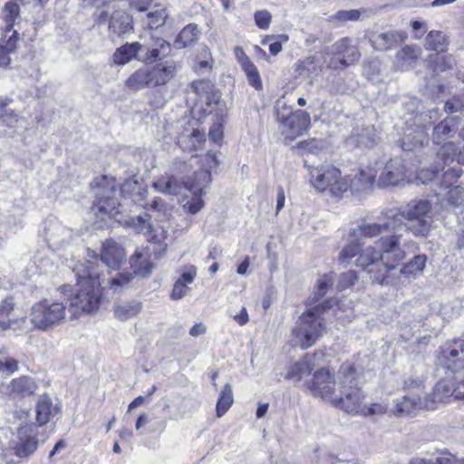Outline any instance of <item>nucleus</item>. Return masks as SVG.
I'll list each match as a JSON object with an SVG mask.
<instances>
[{
	"label": "nucleus",
	"instance_id": "1",
	"mask_svg": "<svg viewBox=\"0 0 464 464\" xmlns=\"http://www.w3.org/2000/svg\"><path fill=\"white\" fill-rule=\"evenodd\" d=\"M89 256L92 259L77 264L72 269L77 279V289L69 304V312L72 317L91 314L99 309L102 296V284L105 281H108L111 287L116 288L130 280V276L127 275L106 278L97 256L94 254Z\"/></svg>",
	"mask_w": 464,
	"mask_h": 464
},
{
	"label": "nucleus",
	"instance_id": "2",
	"mask_svg": "<svg viewBox=\"0 0 464 464\" xmlns=\"http://www.w3.org/2000/svg\"><path fill=\"white\" fill-rule=\"evenodd\" d=\"M361 372L352 362H343L338 371L339 393L331 403L348 413H361L365 395L359 386Z\"/></svg>",
	"mask_w": 464,
	"mask_h": 464
},
{
	"label": "nucleus",
	"instance_id": "3",
	"mask_svg": "<svg viewBox=\"0 0 464 464\" xmlns=\"http://www.w3.org/2000/svg\"><path fill=\"white\" fill-rule=\"evenodd\" d=\"M390 211L392 218L399 219L397 231L404 229L415 237H428L433 223L431 204L428 199H412L401 209Z\"/></svg>",
	"mask_w": 464,
	"mask_h": 464
},
{
	"label": "nucleus",
	"instance_id": "4",
	"mask_svg": "<svg viewBox=\"0 0 464 464\" xmlns=\"http://www.w3.org/2000/svg\"><path fill=\"white\" fill-rule=\"evenodd\" d=\"M332 303L331 300H325L319 304L310 307L299 316L293 334L296 344L302 349L313 346L323 335L324 320L322 314L332 307Z\"/></svg>",
	"mask_w": 464,
	"mask_h": 464
},
{
	"label": "nucleus",
	"instance_id": "5",
	"mask_svg": "<svg viewBox=\"0 0 464 464\" xmlns=\"http://www.w3.org/2000/svg\"><path fill=\"white\" fill-rule=\"evenodd\" d=\"M176 71V63L172 60H167L154 66L143 67L135 71L127 79L126 85L133 91L162 86L174 78Z\"/></svg>",
	"mask_w": 464,
	"mask_h": 464
},
{
	"label": "nucleus",
	"instance_id": "6",
	"mask_svg": "<svg viewBox=\"0 0 464 464\" xmlns=\"http://www.w3.org/2000/svg\"><path fill=\"white\" fill-rule=\"evenodd\" d=\"M310 183L319 192L328 193L340 198L348 191V181L334 166L313 168L310 170Z\"/></svg>",
	"mask_w": 464,
	"mask_h": 464
},
{
	"label": "nucleus",
	"instance_id": "7",
	"mask_svg": "<svg viewBox=\"0 0 464 464\" xmlns=\"http://www.w3.org/2000/svg\"><path fill=\"white\" fill-rule=\"evenodd\" d=\"M276 121L285 138L293 140L303 135L310 126V114L303 110L292 111L285 102L277 101L275 106Z\"/></svg>",
	"mask_w": 464,
	"mask_h": 464
},
{
	"label": "nucleus",
	"instance_id": "8",
	"mask_svg": "<svg viewBox=\"0 0 464 464\" xmlns=\"http://www.w3.org/2000/svg\"><path fill=\"white\" fill-rule=\"evenodd\" d=\"M402 236L398 231L392 235L381 237L375 244L382 251V261L388 267H396L397 265L406 258L409 253L419 249V246L413 240L401 242Z\"/></svg>",
	"mask_w": 464,
	"mask_h": 464
},
{
	"label": "nucleus",
	"instance_id": "9",
	"mask_svg": "<svg viewBox=\"0 0 464 464\" xmlns=\"http://www.w3.org/2000/svg\"><path fill=\"white\" fill-rule=\"evenodd\" d=\"M65 310L63 303L44 300L33 305L30 320L34 327L47 330L63 321Z\"/></svg>",
	"mask_w": 464,
	"mask_h": 464
},
{
	"label": "nucleus",
	"instance_id": "10",
	"mask_svg": "<svg viewBox=\"0 0 464 464\" xmlns=\"http://www.w3.org/2000/svg\"><path fill=\"white\" fill-rule=\"evenodd\" d=\"M94 196L92 210L96 214L112 216L119 205L116 196L115 182L102 176L94 180Z\"/></svg>",
	"mask_w": 464,
	"mask_h": 464
},
{
	"label": "nucleus",
	"instance_id": "11",
	"mask_svg": "<svg viewBox=\"0 0 464 464\" xmlns=\"http://www.w3.org/2000/svg\"><path fill=\"white\" fill-rule=\"evenodd\" d=\"M399 219L392 218L391 211H387L382 218H379L378 222H364L353 228L351 235L354 239L372 238L380 236L383 232L397 231L396 226L399 225Z\"/></svg>",
	"mask_w": 464,
	"mask_h": 464
},
{
	"label": "nucleus",
	"instance_id": "12",
	"mask_svg": "<svg viewBox=\"0 0 464 464\" xmlns=\"http://www.w3.org/2000/svg\"><path fill=\"white\" fill-rule=\"evenodd\" d=\"M308 389L314 396L332 401L335 394L336 382L327 368H320L314 372L313 378L307 382Z\"/></svg>",
	"mask_w": 464,
	"mask_h": 464
},
{
	"label": "nucleus",
	"instance_id": "13",
	"mask_svg": "<svg viewBox=\"0 0 464 464\" xmlns=\"http://www.w3.org/2000/svg\"><path fill=\"white\" fill-rule=\"evenodd\" d=\"M132 222L140 232L145 235H149V240L158 246L159 253H157L158 250L156 249H154V252L157 258L160 257L161 252H165L167 248V244L165 243V239L168 236L167 229L162 226L153 227L152 224L150 223V215L148 213L134 218Z\"/></svg>",
	"mask_w": 464,
	"mask_h": 464
},
{
	"label": "nucleus",
	"instance_id": "14",
	"mask_svg": "<svg viewBox=\"0 0 464 464\" xmlns=\"http://www.w3.org/2000/svg\"><path fill=\"white\" fill-rule=\"evenodd\" d=\"M442 359L445 367L456 375L458 381L463 382L464 378V340H454L442 351Z\"/></svg>",
	"mask_w": 464,
	"mask_h": 464
},
{
	"label": "nucleus",
	"instance_id": "15",
	"mask_svg": "<svg viewBox=\"0 0 464 464\" xmlns=\"http://www.w3.org/2000/svg\"><path fill=\"white\" fill-rule=\"evenodd\" d=\"M38 427L35 424H26L18 430V440L11 450L19 458H28L38 446Z\"/></svg>",
	"mask_w": 464,
	"mask_h": 464
},
{
	"label": "nucleus",
	"instance_id": "16",
	"mask_svg": "<svg viewBox=\"0 0 464 464\" xmlns=\"http://www.w3.org/2000/svg\"><path fill=\"white\" fill-rule=\"evenodd\" d=\"M34 408L38 426L58 420L62 415V403L59 399L46 393L38 398Z\"/></svg>",
	"mask_w": 464,
	"mask_h": 464
},
{
	"label": "nucleus",
	"instance_id": "17",
	"mask_svg": "<svg viewBox=\"0 0 464 464\" xmlns=\"http://www.w3.org/2000/svg\"><path fill=\"white\" fill-rule=\"evenodd\" d=\"M407 169L401 158L391 159L382 169L378 182L381 186H397L406 179Z\"/></svg>",
	"mask_w": 464,
	"mask_h": 464
},
{
	"label": "nucleus",
	"instance_id": "18",
	"mask_svg": "<svg viewBox=\"0 0 464 464\" xmlns=\"http://www.w3.org/2000/svg\"><path fill=\"white\" fill-rule=\"evenodd\" d=\"M334 48L335 53L331 59V65L334 68H346L360 59V52L355 46L350 44L347 38L338 41Z\"/></svg>",
	"mask_w": 464,
	"mask_h": 464
},
{
	"label": "nucleus",
	"instance_id": "19",
	"mask_svg": "<svg viewBox=\"0 0 464 464\" xmlns=\"http://www.w3.org/2000/svg\"><path fill=\"white\" fill-rule=\"evenodd\" d=\"M324 356L323 353H306L301 360L290 366L285 378L294 382L301 381L319 365Z\"/></svg>",
	"mask_w": 464,
	"mask_h": 464
},
{
	"label": "nucleus",
	"instance_id": "20",
	"mask_svg": "<svg viewBox=\"0 0 464 464\" xmlns=\"http://www.w3.org/2000/svg\"><path fill=\"white\" fill-rule=\"evenodd\" d=\"M434 401H442L453 396L455 399H464V378L463 382L458 381L456 375L452 374L450 377L438 382L434 387Z\"/></svg>",
	"mask_w": 464,
	"mask_h": 464
},
{
	"label": "nucleus",
	"instance_id": "21",
	"mask_svg": "<svg viewBox=\"0 0 464 464\" xmlns=\"http://www.w3.org/2000/svg\"><path fill=\"white\" fill-rule=\"evenodd\" d=\"M407 38L401 31L373 32L369 36L371 45L377 51H388L398 47Z\"/></svg>",
	"mask_w": 464,
	"mask_h": 464
},
{
	"label": "nucleus",
	"instance_id": "22",
	"mask_svg": "<svg viewBox=\"0 0 464 464\" xmlns=\"http://www.w3.org/2000/svg\"><path fill=\"white\" fill-rule=\"evenodd\" d=\"M205 141V133L190 124L185 126L177 137V144L183 151L188 152L202 149Z\"/></svg>",
	"mask_w": 464,
	"mask_h": 464
},
{
	"label": "nucleus",
	"instance_id": "23",
	"mask_svg": "<svg viewBox=\"0 0 464 464\" xmlns=\"http://www.w3.org/2000/svg\"><path fill=\"white\" fill-rule=\"evenodd\" d=\"M171 44L163 38L151 39L147 44H143V53L140 61L146 63L156 60H162L170 55Z\"/></svg>",
	"mask_w": 464,
	"mask_h": 464
},
{
	"label": "nucleus",
	"instance_id": "24",
	"mask_svg": "<svg viewBox=\"0 0 464 464\" xmlns=\"http://www.w3.org/2000/svg\"><path fill=\"white\" fill-rule=\"evenodd\" d=\"M125 256L124 249L114 240L109 239L103 243L101 259L109 268L113 270L119 269Z\"/></svg>",
	"mask_w": 464,
	"mask_h": 464
},
{
	"label": "nucleus",
	"instance_id": "25",
	"mask_svg": "<svg viewBox=\"0 0 464 464\" xmlns=\"http://www.w3.org/2000/svg\"><path fill=\"white\" fill-rule=\"evenodd\" d=\"M376 174V171L372 168L367 167L365 169H361L353 178H351V176H344V179H346L349 184L348 190H351L353 193H360L367 190L372 185Z\"/></svg>",
	"mask_w": 464,
	"mask_h": 464
},
{
	"label": "nucleus",
	"instance_id": "26",
	"mask_svg": "<svg viewBox=\"0 0 464 464\" xmlns=\"http://www.w3.org/2000/svg\"><path fill=\"white\" fill-rule=\"evenodd\" d=\"M37 388L34 380L29 376H21L14 379L5 387L6 393L13 397H25L33 394Z\"/></svg>",
	"mask_w": 464,
	"mask_h": 464
},
{
	"label": "nucleus",
	"instance_id": "27",
	"mask_svg": "<svg viewBox=\"0 0 464 464\" xmlns=\"http://www.w3.org/2000/svg\"><path fill=\"white\" fill-rule=\"evenodd\" d=\"M428 402L420 394H409L394 401L396 415L410 414L413 411L428 408Z\"/></svg>",
	"mask_w": 464,
	"mask_h": 464
},
{
	"label": "nucleus",
	"instance_id": "28",
	"mask_svg": "<svg viewBox=\"0 0 464 464\" xmlns=\"http://www.w3.org/2000/svg\"><path fill=\"white\" fill-rule=\"evenodd\" d=\"M45 235L49 244L55 247H61L67 243L72 232L66 227L55 220H49L45 227Z\"/></svg>",
	"mask_w": 464,
	"mask_h": 464
},
{
	"label": "nucleus",
	"instance_id": "29",
	"mask_svg": "<svg viewBox=\"0 0 464 464\" xmlns=\"http://www.w3.org/2000/svg\"><path fill=\"white\" fill-rule=\"evenodd\" d=\"M109 30L118 36L132 32L133 21L131 15L124 11H115L111 16Z\"/></svg>",
	"mask_w": 464,
	"mask_h": 464
},
{
	"label": "nucleus",
	"instance_id": "30",
	"mask_svg": "<svg viewBox=\"0 0 464 464\" xmlns=\"http://www.w3.org/2000/svg\"><path fill=\"white\" fill-rule=\"evenodd\" d=\"M152 187L158 192L178 195L185 188V180H179L171 174L158 177L152 183Z\"/></svg>",
	"mask_w": 464,
	"mask_h": 464
},
{
	"label": "nucleus",
	"instance_id": "31",
	"mask_svg": "<svg viewBox=\"0 0 464 464\" xmlns=\"http://www.w3.org/2000/svg\"><path fill=\"white\" fill-rule=\"evenodd\" d=\"M459 121L458 117H447L438 125L434 126L432 133V141L440 144L447 139L452 137L458 130Z\"/></svg>",
	"mask_w": 464,
	"mask_h": 464
},
{
	"label": "nucleus",
	"instance_id": "32",
	"mask_svg": "<svg viewBox=\"0 0 464 464\" xmlns=\"http://www.w3.org/2000/svg\"><path fill=\"white\" fill-rule=\"evenodd\" d=\"M142 53L143 44L138 42L126 44L115 51L113 53V61L117 64H125L134 58L140 61Z\"/></svg>",
	"mask_w": 464,
	"mask_h": 464
},
{
	"label": "nucleus",
	"instance_id": "33",
	"mask_svg": "<svg viewBox=\"0 0 464 464\" xmlns=\"http://www.w3.org/2000/svg\"><path fill=\"white\" fill-rule=\"evenodd\" d=\"M428 141V134L423 126L408 129L401 139V147L404 150H413L421 147Z\"/></svg>",
	"mask_w": 464,
	"mask_h": 464
},
{
	"label": "nucleus",
	"instance_id": "34",
	"mask_svg": "<svg viewBox=\"0 0 464 464\" xmlns=\"http://www.w3.org/2000/svg\"><path fill=\"white\" fill-rule=\"evenodd\" d=\"M130 263L134 274L140 276H148L152 272L153 265L148 253L136 251L130 257Z\"/></svg>",
	"mask_w": 464,
	"mask_h": 464
},
{
	"label": "nucleus",
	"instance_id": "35",
	"mask_svg": "<svg viewBox=\"0 0 464 464\" xmlns=\"http://www.w3.org/2000/svg\"><path fill=\"white\" fill-rule=\"evenodd\" d=\"M142 309V304L139 301H130L115 304L113 313L116 318L121 321H126L139 314Z\"/></svg>",
	"mask_w": 464,
	"mask_h": 464
},
{
	"label": "nucleus",
	"instance_id": "36",
	"mask_svg": "<svg viewBox=\"0 0 464 464\" xmlns=\"http://www.w3.org/2000/svg\"><path fill=\"white\" fill-rule=\"evenodd\" d=\"M199 34L198 25L196 24H189L178 34L174 44L177 48L190 46L198 41Z\"/></svg>",
	"mask_w": 464,
	"mask_h": 464
},
{
	"label": "nucleus",
	"instance_id": "37",
	"mask_svg": "<svg viewBox=\"0 0 464 464\" xmlns=\"http://www.w3.org/2000/svg\"><path fill=\"white\" fill-rule=\"evenodd\" d=\"M211 180V172L208 169H201L194 173L193 179H188L185 180V188L190 191L203 194L204 188L210 184Z\"/></svg>",
	"mask_w": 464,
	"mask_h": 464
},
{
	"label": "nucleus",
	"instance_id": "38",
	"mask_svg": "<svg viewBox=\"0 0 464 464\" xmlns=\"http://www.w3.org/2000/svg\"><path fill=\"white\" fill-rule=\"evenodd\" d=\"M428 257L424 254L416 255L409 262L403 264L400 273L404 277H415L418 273H421L427 263Z\"/></svg>",
	"mask_w": 464,
	"mask_h": 464
},
{
	"label": "nucleus",
	"instance_id": "39",
	"mask_svg": "<svg viewBox=\"0 0 464 464\" xmlns=\"http://www.w3.org/2000/svg\"><path fill=\"white\" fill-rule=\"evenodd\" d=\"M379 261H382L381 249L377 250L375 246H369L359 252L356 266L366 270Z\"/></svg>",
	"mask_w": 464,
	"mask_h": 464
},
{
	"label": "nucleus",
	"instance_id": "40",
	"mask_svg": "<svg viewBox=\"0 0 464 464\" xmlns=\"http://www.w3.org/2000/svg\"><path fill=\"white\" fill-rule=\"evenodd\" d=\"M334 282V274L329 273L320 276L317 280L315 290L308 299L309 305H313L317 303L327 291L333 286Z\"/></svg>",
	"mask_w": 464,
	"mask_h": 464
},
{
	"label": "nucleus",
	"instance_id": "41",
	"mask_svg": "<svg viewBox=\"0 0 464 464\" xmlns=\"http://www.w3.org/2000/svg\"><path fill=\"white\" fill-rule=\"evenodd\" d=\"M458 148L454 142L444 143L437 153L436 165L442 170L446 165L451 164L454 160H457Z\"/></svg>",
	"mask_w": 464,
	"mask_h": 464
},
{
	"label": "nucleus",
	"instance_id": "42",
	"mask_svg": "<svg viewBox=\"0 0 464 464\" xmlns=\"http://www.w3.org/2000/svg\"><path fill=\"white\" fill-rule=\"evenodd\" d=\"M350 140L356 143L358 147L372 148L377 142L375 129L372 126L365 127L360 132L353 134Z\"/></svg>",
	"mask_w": 464,
	"mask_h": 464
},
{
	"label": "nucleus",
	"instance_id": "43",
	"mask_svg": "<svg viewBox=\"0 0 464 464\" xmlns=\"http://www.w3.org/2000/svg\"><path fill=\"white\" fill-rule=\"evenodd\" d=\"M14 304L12 297L0 302V326L3 328L11 327L17 318L14 314Z\"/></svg>",
	"mask_w": 464,
	"mask_h": 464
},
{
	"label": "nucleus",
	"instance_id": "44",
	"mask_svg": "<svg viewBox=\"0 0 464 464\" xmlns=\"http://www.w3.org/2000/svg\"><path fill=\"white\" fill-rule=\"evenodd\" d=\"M234 402L232 386L230 383H227L221 390L217 405L216 412L218 418L226 414Z\"/></svg>",
	"mask_w": 464,
	"mask_h": 464
},
{
	"label": "nucleus",
	"instance_id": "45",
	"mask_svg": "<svg viewBox=\"0 0 464 464\" xmlns=\"http://www.w3.org/2000/svg\"><path fill=\"white\" fill-rule=\"evenodd\" d=\"M360 240L354 239V237L349 234V242L343 246L339 254V262L341 264L348 265L350 261L359 254L360 250Z\"/></svg>",
	"mask_w": 464,
	"mask_h": 464
},
{
	"label": "nucleus",
	"instance_id": "46",
	"mask_svg": "<svg viewBox=\"0 0 464 464\" xmlns=\"http://www.w3.org/2000/svg\"><path fill=\"white\" fill-rule=\"evenodd\" d=\"M20 14V7L19 5L14 2H7L5 5L3 15L4 20L6 23L5 25V33H11L14 27V23L15 19L19 16Z\"/></svg>",
	"mask_w": 464,
	"mask_h": 464
},
{
	"label": "nucleus",
	"instance_id": "47",
	"mask_svg": "<svg viewBox=\"0 0 464 464\" xmlns=\"http://www.w3.org/2000/svg\"><path fill=\"white\" fill-rule=\"evenodd\" d=\"M394 267H388L383 261L377 262L366 269L370 275L371 279L378 284H382L388 276V272Z\"/></svg>",
	"mask_w": 464,
	"mask_h": 464
},
{
	"label": "nucleus",
	"instance_id": "48",
	"mask_svg": "<svg viewBox=\"0 0 464 464\" xmlns=\"http://www.w3.org/2000/svg\"><path fill=\"white\" fill-rule=\"evenodd\" d=\"M191 169V164L188 163L186 160L177 158L171 163L170 174L177 177L179 180H187Z\"/></svg>",
	"mask_w": 464,
	"mask_h": 464
},
{
	"label": "nucleus",
	"instance_id": "49",
	"mask_svg": "<svg viewBox=\"0 0 464 464\" xmlns=\"http://www.w3.org/2000/svg\"><path fill=\"white\" fill-rule=\"evenodd\" d=\"M18 39L17 31L14 30L12 34L8 37L5 46L0 44V66H6L9 64L11 59L9 53L14 50Z\"/></svg>",
	"mask_w": 464,
	"mask_h": 464
},
{
	"label": "nucleus",
	"instance_id": "50",
	"mask_svg": "<svg viewBox=\"0 0 464 464\" xmlns=\"http://www.w3.org/2000/svg\"><path fill=\"white\" fill-rule=\"evenodd\" d=\"M425 47L429 50L443 52L445 49V37L440 31H430L425 39Z\"/></svg>",
	"mask_w": 464,
	"mask_h": 464
},
{
	"label": "nucleus",
	"instance_id": "51",
	"mask_svg": "<svg viewBox=\"0 0 464 464\" xmlns=\"http://www.w3.org/2000/svg\"><path fill=\"white\" fill-rule=\"evenodd\" d=\"M319 68V61L314 56H308L297 63L299 75L310 76L311 74L317 73Z\"/></svg>",
	"mask_w": 464,
	"mask_h": 464
},
{
	"label": "nucleus",
	"instance_id": "52",
	"mask_svg": "<svg viewBox=\"0 0 464 464\" xmlns=\"http://www.w3.org/2000/svg\"><path fill=\"white\" fill-rule=\"evenodd\" d=\"M241 68L246 76L248 83L256 90H261L263 84L256 66L252 62H249Z\"/></svg>",
	"mask_w": 464,
	"mask_h": 464
},
{
	"label": "nucleus",
	"instance_id": "53",
	"mask_svg": "<svg viewBox=\"0 0 464 464\" xmlns=\"http://www.w3.org/2000/svg\"><path fill=\"white\" fill-rule=\"evenodd\" d=\"M6 102L0 103V124L8 128H14L18 122V115L12 110L6 109Z\"/></svg>",
	"mask_w": 464,
	"mask_h": 464
},
{
	"label": "nucleus",
	"instance_id": "54",
	"mask_svg": "<svg viewBox=\"0 0 464 464\" xmlns=\"http://www.w3.org/2000/svg\"><path fill=\"white\" fill-rule=\"evenodd\" d=\"M189 88L191 92L197 94L200 100L205 95H208L209 92H211V90H213L215 86L208 80H198L192 82Z\"/></svg>",
	"mask_w": 464,
	"mask_h": 464
},
{
	"label": "nucleus",
	"instance_id": "55",
	"mask_svg": "<svg viewBox=\"0 0 464 464\" xmlns=\"http://www.w3.org/2000/svg\"><path fill=\"white\" fill-rule=\"evenodd\" d=\"M192 197L183 205V208L190 214H197L204 207V201L198 192L191 191Z\"/></svg>",
	"mask_w": 464,
	"mask_h": 464
},
{
	"label": "nucleus",
	"instance_id": "56",
	"mask_svg": "<svg viewBox=\"0 0 464 464\" xmlns=\"http://www.w3.org/2000/svg\"><path fill=\"white\" fill-rule=\"evenodd\" d=\"M220 98L221 94L216 88L211 90V92H209L208 95H205L202 99L199 100L206 105L204 111L206 113H212L214 107L218 105Z\"/></svg>",
	"mask_w": 464,
	"mask_h": 464
},
{
	"label": "nucleus",
	"instance_id": "57",
	"mask_svg": "<svg viewBox=\"0 0 464 464\" xmlns=\"http://www.w3.org/2000/svg\"><path fill=\"white\" fill-rule=\"evenodd\" d=\"M366 13L364 9H350V10H340L335 13L334 19L347 22V21H358L361 18L362 14Z\"/></svg>",
	"mask_w": 464,
	"mask_h": 464
},
{
	"label": "nucleus",
	"instance_id": "58",
	"mask_svg": "<svg viewBox=\"0 0 464 464\" xmlns=\"http://www.w3.org/2000/svg\"><path fill=\"white\" fill-rule=\"evenodd\" d=\"M18 370V362L10 357L6 352H0V371L13 373Z\"/></svg>",
	"mask_w": 464,
	"mask_h": 464
},
{
	"label": "nucleus",
	"instance_id": "59",
	"mask_svg": "<svg viewBox=\"0 0 464 464\" xmlns=\"http://www.w3.org/2000/svg\"><path fill=\"white\" fill-rule=\"evenodd\" d=\"M358 280V276L355 271L349 270L340 275L337 288L339 290H344L353 286Z\"/></svg>",
	"mask_w": 464,
	"mask_h": 464
},
{
	"label": "nucleus",
	"instance_id": "60",
	"mask_svg": "<svg viewBox=\"0 0 464 464\" xmlns=\"http://www.w3.org/2000/svg\"><path fill=\"white\" fill-rule=\"evenodd\" d=\"M447 200L450 205L459 207L464 202V189L455 187L448 192Z\"/></svg>",
	"mask_w": 464,
	"mask_h": 464
},
{
	"label": "nucleus",
	"instance_id": "61",
	"mask_svg": "<svg viewBox=\"0 0 464 464\" xmlns=\"http://www.w3.org/2000/svg\"><path fill=\"white\" fill-rule=\"evenodd\" d=\"M256 24L260 29H267L270 25L272 15L267 10L256 11L254 14Z\"/></svg>",
	"mask_w": 464,
	"mask_h": 464
},
{
	"label": "nucleus",
	"instance_id": "62",
	"mask_svg": "<svg viewBox=\"0 0 464 464\" xmlns=\"http://www.w3.org/2000/svg\"><path fill=\"white\" fill-rule=\"evenodd\" d=\"M147 16L149 18L148 27L150 29L158 28L159 26L165 24V15L163 10L150 12Z\"/></svg>",
	"mask_w": 464,
	"mask_h": 464
},
{
	"label": "nucleus",
	"instance_id": "63",
	"mask_svg": "<svg viewBox=\"0 0 464 464\" xmlns=\"http://www.w3.org/2000/svg\"><path fill=\"white\" fill-rule=\"evenodd\" d=\"M441 169L436 165L433 169H423L417 174V179L423 184L432 181Z\"/></svg>",
	"mask_w": 464,
	"mask_h": 464
},
{
	"label": "nucleus",
	"instance_id": "64",
	"mask_svg": "<svg viewBox=\"0 0 464 464\" xmlns=\"http://www.w3.org/2000/svg\"><path fill=\"white\" fill-rule=\"evenodd\" d=\"M420 53V49L407 45L398 53V56L405 62H411L419 57Z\"/></svg>",
	"mask_w": 464,
	"mask_h": 464
}]
</instances>
